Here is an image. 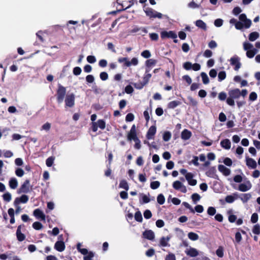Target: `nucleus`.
Listing matches in <instances>:
<instances>
[{"label": "nucleus", "mask_w": 260, "mask_h": 260, "mask_svg": "<svg viewBox=\"0 0 260 260\" xmlns=\"http://www.w3.org/2000/svg\"><path fill=\"white\" fill-rule=\"evenodd\" d=\"M135 219L139 222H141L143 220V217L140 211L136 212L135 214Z\"/></svg>", "instance_id": "obj_40"}, {"label": "nucleus", "mask_w": 260, "mask_h": 260, "mask_svg": "<svg viewBox=\"0 0 260 260\" xmlns=\"http://www.w3.org/2000/svg\"><path fill=\"white\" fill-rule=\"evenodd\" d=\"M226 77V73L225 71H220L218 74V78L219 80L222 81Z\"/></svg>", "instance_id": "obj_48"}, {"label": "nucleus", "mask_w": 260, "mask_h": 260, "mask_svg": "<svg viewBox=\"0 0 260 260\" xmlns=\"http://www.w3.org/2000/svg\"><path fill=\"white\" fill-rule=\"evenodd\" d=\"M243 48L245 50L247 51V50H251L254 48L251 43L245 42L243 43Z\"/></svg>", "instance_id": "obj_37"}, {"label": "nucleus", "mask_w": 260, "mask_h": 260, "mask_svg": "<svg viewBox=\"0 0 260 260\" xmlns=\"http://www.w3.org/2000/svg\"><path fill=\"white\" fill-rule=\"evenodd\" d=\"M230 63L234 66V70L238 71L241 67V64L240 62V58L238 56H234L231 58Z\"/></svg>", "instance_id": "obj_10"}, {"label": "nucleus", "mask_w": 260, "mask_h": 260, "mask_svg": "<svg viewBox=\"0 0 260 260\" xmlns=\"http://www.w3.org/2000/svg\"><path fill=\"white\" fill-rule=\"evenodd\" d=\"M160 37L162 39L172 38L173 39V42L175 43H178V40L177 39V35L176 33L173 30L162 31L160 32Z\"/></svg>", "instance_id": "obj_2"}, {"label": "nucleus", "mask_w": 260, "mask_h": 260, "mask_svg": "<svg viewBox=\"0 0 260 260\" xmlns=\"http://www.w3.org/2000/svg\"><path fill=\"white\" fill-rule=\"evenodd\" d=\"M220 145L225 149H229L231 148V143L229 139H225L221 141Z\"/></svg>", "instance_id": "obj_28"}, {"label": "nucleus", "mask_w": 260, "mask_h": 260, "mask_svg": "<svg viewBox=\"0 0 260 260\" xmlns=\"http://www.w3.org/2000/svg\"><path fill=\"white\" fill-rule=\"evenodd\" d=\"M248 93L246 89L240 90L238 88L230 89L228 92L229 97L226 99V103L230 106H234L235 100H238L241 96L245 98Z\"/></svg>", "instance_id": "obj_1"}, {"label": "nucleus", "mask_w": 260, "mask_h": 260, "mask_svg": "<svg viewBox=\"0 0 260 260\" xmlns=\"http://www.w3.org/2000/svg\"><path fill=\"white\" fill-rule=\"evenodd\" d=\"M87 61L90 63H93L96 61V58L94 56L89 55L87 57Z\"/></svg>", "instance_id": "obj_56"}, {"label": "nucleus", "mask_w": 260, "mask_h": 260, "mask_svg": "<svg viewBox=\"0 0 260 260\" xmlns=\"http://www.w3.org/2000/svg\"><path fill=\"white\" fill-rule=\"evenodd\" d=\"M183 67L186 70H189L191 69L192 63L190 62L187 61L183 63Z\"/></svg>", "instance_id": "obj_54"}, {"label": "nucleus", "mask_w": 260, "mask_h": 260, "mask_svg": "<svg viewBox=\"0 0 260 260\" xmlns=\"http://www.w3.org/2000/svg\"><path fill=\"white\" fill-rule=\"evenodd\" d=\"M191 199L192 200V201L193 202L194 204H196V203L198 201H199L201 199L200 196L197 193H193L191 195Z\"/></svg>", "instance_id": "obj_38"}, {"label": "nucleus", "mask_w": 260, "mask_h": 260, "mask_svg": "<svg viewBox=\"0 0 260 260\" xmlns=\"http://www.w3.org/2000/svg\"><path fill=\"white\" fill-rule=\"evenodd\" d=\"M156 132V128L155 126H151L149 128L147 134V138L148 139H152L153 138V136L155 134Z\"/></svg>", "instance_id": "obj_21"}, {"label": "nucleus", "mask_w": 260, "mask_h": 260, "mask_svg": "<svg viewBox=\"0 0 260 260\" xmlns=\"http://www.w3.org/2000/svg\"><path fill=\"white\" fill-rule=\"evenodd\" d=\"M51 124L49 122H46L41 127V131L48 132L51 128Z\"/></svg>", "instance_id": "obj_36"}, {"label": "nucleus", "mask_w": 260, "mask_h": 260, "mask_svg": "<svg viewBox=\"0 0 260 260\" xmlns=\"http://www.w3.org/2000/svg\"><path fill=\"white\" fill-rule=\"evenodd\" d=\"M218 169L223 175L228 176L231 174V170L230 169L226 168L224 165H219L218 166Z\"/></svg>", "instance_id": "obj_15"}, {"label": "nucleus", "mask_w": 260, "mask_h": 260, "mask_svg": "<svg viewBox=\"0 0 260 260\" xmlns=\"http://www.w3.org/2000/svg\"><path fill=\"white\" fill-rule=\"evenodd\" d=\"M100 78L102 80L105 81L106 80L108 79V75L107 73L105 72H103L101 73L100 75Z\"/></svg>", "instance_id": "obj_59"}, {"label": "nucleus", "mask_w": 260, "mask_h": 260, "mask_svg": "<svg viewBox=\"0 0 260 260\" xmlns=\"http://www.w3.org/2000/svg\"><path fill=\"white\" fill-rule=\"evenodd\" d=\"M235 26L237 29L241 30L244 27V25L243 23L241 21H238L235 24Z\"/></svg>", "instance_id": "obj_63"}, {"label": "nucleus", "mask_w": 260, "mask_h": 260, "mask_svg": "<svg viewBox=\"0 0 260 260\" xmlns=\"http://www.w3.org/2000/svg\"><path fill=\"white\" fill-rule=\"evenodd\" d=\"M172 186L175 189L179 190L182 193H186L187 191L186 187L180 181H174Z\"/></svg>", "instance_id": "obj_5"}, {"label": "nucleus", "mask_w": 260, "mask_h": 260, "mask_svg": "<svg viewBox=\"0 0 260 260\" xmlns=\"http://www.w3.org/2000/svg\"><path fill=\"white\" fill-rule=\"evenodd\" d=\"M171 138V134L169 132H166L163 135V140L167 142L170 140Z\"/></svg>", "instance_id": "obj_42"}, {"label": "nucleus", "mask_w": 260, "mask_h": 260, "mask_svg": "<svg viewBox=\"0 0 260 260\" xmlns=\"http://www.w3.org/2000/svg\"><path fill=\"white\" fill-rule=\"evenodd\" d=\"M119 187L123 188L126 190H128L129 188L127 182L124 180H122L120 181L119 184Z\"/></svg>", "instance_id": "obj_34"}, {"label": "nucleus", "mask_w": 260, "mask_h": 260, "mask_svg": "<svg viewBox=\"0 0 260 260\" xmlns=\"http://www.w3.org/2000/svg\"><path fill=\"white\" fill-rule=\"evenodd\" d=\"M193 175L191 173H189L186 175V180L187 181L189 185L195 186L197 183V181L193 179Z\"/></svg>", "instance_id": "obj_13"}, {"label": "nucleus", "mask_w": 260, "mask_h": 260, "mask_svg": "<svg viewBox=\"0 0 260 260\" xmlns=\"http://www.w3.org/2000/svg\"><path fill=\"white\" fill-rule=\"evenodd\" d=\"M171 238V236L161 237L159 240V245L162 247L169 246V242Z\"/></svg>", "instance_id": "obj_16"}, {"label": "nucleus", "mask_w": 260, "mask_h": 260, "mask_svg": "<svg viewBox=\"0 0 260 260\" xmlns=\"http://www.w3.org/2000/svg\"><path fill=\"white\" fill-rule=\"evenodd\" d=\"M226 94L224 92H221L218 94V98L219 100L220 101H224L225 100H226Z\"/></svg>", "instance_id": "obj_51"}, {"label": "nucleus", "mask_w": 260, "mask_h": 260, "mask_svg": "<svg viewBox=\"0 0 260 260\" xmlns=\"http://www.w3.org/2000/svg\"><path fill=\"white\" fill-rule=\"evenodd\" d=\"M66 93V88L59 85L57 91V100L58 103H61L63 102Z\"/></svg>", "instance_id": "obj_4"}, {"label": "nucleus", "mask_w": 260, "mask_h": 260, "mask_svg": "<svg viewBox=\"0 0 260 260\" xmlns=\"http://www.w3.org/2000/svg\"><path fill=\"white\" fill-rule=\"evenodd\" d=\"M141 196L142 197V203H148L150 202V199L148 196L143 194H142Z\"/></svg>", "instance_id": "obj_60"}, {"label": "nucleus", "mask_w": 260, "mask_h": 260, "mask_svg": "<svg viewBox=\"0 0 260 260\" xmlns=\"http://www.w3.org/2000/svg\"><path fill=\"white\" fill-rule=\"evenodd\" d=\"M21 227H22L21 225H19L17 228V230L16 231L17 238L18 240L19 241H22L25 238V235L23 234H22L21 232Z\"/></svg>", "instance_id": "obj_23"}, {"label": "nucleus", "mask_w": 260, "mask_h": 260, "mask_svg": "<svg viewBox=\"0 0 260 260\" xmlns=\"http://www.w3.org/2000/svg\"><path fill=\"white\" fill-rule=\"evenodd\" d=\"M28 200V197L26 195H22L20 198H17L15 199L14 205V206H17V205H19L20 203H26L27 202Z\"/></svg>", "instance_id": "obj_12"}, {"label": "nucleus", "mask_w": 260, "mask_h": 260, "mask_svg": "<svg viewBox=\"0 0 260 260\" xmlns=\"http://www.w3.org/2000/svg\"><path fill=\"white\" fill-rule=\"evenodd\" d=\"M30 190V182L28 180H26L19 189V193H27Z\"/></svg>", "instance_id": "obj_9"}, {"label": "nucleus", "mask_w": 260, "mask_h": 260, "mask_svg": "<svg viewBox=\"0 0 260 260\" xmlns=\"http://www.w3.org/2000/svg\"><path fill=\"white\" fill-rule=\"evenodd\" d=\"M159 185L160 183L159 181H153L150 184V187L153 189H157V188L159 187Z\"/></svg>", "instance_id": "obj_47"}, {"label": "nucleus", "mask_w": 260, "mask_h": 260, "mask_svg": "<svg viewBox=\"0 0 260 260\" xmlns=\"http://www.w3.org/2000/svg\"><path fill=\"white\" fill-rule=\"evenodd\" d=\"M216 254L219 257H222L223 256V250L221 247H219L216 251Z\"/></svg>", "instance_id": "obj_57"}, {"label": "nucleus", "mask_w": 260, "mask_h": 260, "mask_svg": "<svg viewBox=\"0 0 260 260\" xmlns=\"http://www.w3.org/2000/svg\"><path fill=\"white\" fill-rule=\"evenodd\" d=\"M185 253L187 255L191 257H195L199 254L198 251L196 248L191 247L186 249Z\"/></svg>", "instance_id": "obj_17"}, {"label": "nucleus", "mask_w": 260, "mask_h": 260, "mask_svg": "<svg viewBox=\"0 0 260 260\" xmlns=\"http://www.w3.org/2000/svg\"><path fill=\"white\" fill-rule=\"evenodd\" d=\"M66 106L72 107L75 104V95L73 93H68L65 98Z\"/></svg>", "instance_id": "obj_6"}, {"label": "nucleus", "mask_w": 260, "mask_h": 260, "mask_svg": "<svg viewBox=\"0 0 260 260\" xmlns=\"http://www.w3.org/2000/svg\"><path fill=\"white\" fill-rule=\"evenodd\" d=\"M188 238L192 241H196L198 240L199 236V235L193 232H189L188 234Z\"/></svg>", "instance_id": "obj_33"}, {"label": "nucleus", "mask_w": 260, "mask_h": 260, "mask_svg": "<svg viewBox=\"0 0 260 260\" xmlns=\"http://www.w3.org/2000/svg\"><path fill=\"white\" fill-rule=\"evenodd\" d=\"M34 215L38 219H41L42 220H45V215L39 209H37L34 211Z\"/></svg>", "instance_id": "obj_20"}, {"label": "nucleus", "mask_w": 260, "mask_h": 260, "mask_svg": "<svg viewBox=\"0 0 260 260\" xmlns=\"http://www.w3.org/2000/svg\"><path fill=\"white\" fill-rule=\"evenodd\" d=\"M18 181L16 178L13 177L10 178L9 181V185L11 189H15L18 186Z\"/></svg>", "instance_id": "obj_25"}, {"label": "nucleus", "mask_w": 260, "mask_h": 260, "mask_svg": "<svg viewBox=\"0 0 260 260\" xmlns=\"http://www.w3.org/2000/svg\"><path fill=\"white\" fill-rule=\"evenodd\" d=\"M181 104V103L178 101H173L170 102L168 105L169 109H174Z\"/></svg>", "instance_id": "obj_32"}, {"label": "nucleus", "mask_w": 260, "mask_h": 260, "mask_svg": "<svg viewBox=\"0 0 260 260\" xmlns=\"http://www.w3.org/2000/svg\"><path fill=\"white\" fill-rule=\"evenodd\" d=\"M165 260H176V256L173 253H169L166 256Z\"/></svg>", "instance_id": "obj_64"}, {"label": "nucleus", "mask_w": 260, "mask_h": 260, "mask_svg": "<svg viewBox=\"0 0 260 260\" xmlns=\"http://www.w3.org/2000/svg\"><path fill=\"white\" fill-rule=\"evenodd\" d=\"M157 201L160 205H162L164 204L165 201L164 196L162 194H159L157 198Z\"/></svg>", "instance_id": "obj_43"}, {"label": "nucleus", "mask_w": 260, "mask_h": 260, "mask_svg": "<svg viewBox=\"0 0 260 260\" xmlns=\"http://www.w3.org/2000/svg\"><path fill=\"white\" fill-rule=\"evenodd\" d=\"M149 37L152 41H156L158 40V35L156 33L149 34Z\"/></svg>", "instance_id": "obj_53"}, {"label": "nucleus", "mask_w": 260, "mask_h": 260, "mask_svg": "<svg viewBox=\"0 0 260 260\" xmlns=\"http://www.w3.org/2000/svg\"><path fill=\"white\" fill-rule=\"evenodd\" d=\"M138 63V60L137 58L134 57L132 59L131 61L128 60L125 63L126 67H130L131 65L136 66Z\"/></svg>", "instance_id": "obj_31"}, {"label": "nucleus", "mask_w": 260, "mask_h": 260, "mask_svg": "<svg viewBox=\"0 0 260 260\" xmlns=\"http://www.w3.org/2000/svg\"><path fill=\"white\" fill-rule=\"evenodd\" d=\"M146 82H135L134 86L137 89H141L145 85Z\"/></svg>", "instance_id": "obj_58"}, {"label": "nucleus", "mask_w": 260, "mask_h": 260, "mask_svg": "<svg viewBox=\"0 0 260 260\" xmlns=\"http://www.w3.org/2000/svg\"><path fill=\"white\" fill-rule=\"evenodd\" d=\"M3 198L5 201L9 202L12 199L11 194L8 192H7L3 195Z\"/></svg>", "instance_id": "obj_35"}, {"label": "nucleus", "mask_w": 260, "mask_h": 260, "mask_svg": "<svg viewBox=\"0 0 260 260\" xmlns=\"http://www.w3.org/2000/svg\"><path fill=\"white\" fill-rule=\"evenodd\" d=\"M257 52V50L255 48H253L251 50H247L246 52V56L249 58H253L255 54Z\"/></svg>", "instance_id": "obj_30"}, {"label": "nucleus", "mask_w": 260, "mask_h": 260, "mask_svg": "<svg viewBox=\"0 0 260 260\" xmlns=\"http://www.w3.org/2000/svg\"><path fill=\"white\" fill-rule=\"evenodd\" d=\"M98 127L102 129H104L106 127L105 122L103 120L100 119L99 120L96 122H92L91 127L93 132H96Z\"/></svg>", "instance_id": "obj_7"}, {"label": "nucleus", "mask_w": 260, "mask_h": 260, "mask_svg": "<svg viewBox=\"0 0 260 260\" xmlns=\"http://www.w3.org/2000/svg\"><path fill=\"white\" fill-rule=\"evenodd\" d=\"M54 248L59 252L63 251L65 249V245L63 241H57L54 245Z\"/></svg>", "instance_id": "obj_19"}, {"label": "nucleus", "mask_w": 260, "mask_h": 260, "mask_svg": "<svg viewBox=\"0 0 260 260\" xmlns=\"http://www.w3.org/2000/svg\"><path fill=\"white\" fill-rule=\"evenodd\" d=\"M32 227L36 230H39L43 228V225L40 222L36 221L32 224Z\"/></svg>", "instance_id": "obj_44"}, {"label": "nucleus", "mask_w": 260, "mask_h": 260, "mask_svg": "<svg viewBox=\"0 0 260 260\" xmlns=\"http://www.w3.org/2000/svg\"><path fill=\"white\" fill-rule=\"evenodd\" d=\"M252 232L256 235H258L260 234V225L258 224H255L254 225L253 229H252Z\"/></svg>", "instance_id": "obj_45"}, {"label": "nucleus", "mask_w": 260, "mask_h": 260, "mask_svg": "<svg viewBox=\"0 0 260 260\" xmlns=\"http://www.w3.org/2000/svg\"><path fill=\"white\" fill-rule=\"evenodd\" d=\"M127 139L129 141H131V140L134 141L136 139H138V137H137V134H136V126L135 125H133L132 126V127H131V129L127 135Z\"/></svg>", "instance_id": "obj_11"}, {"label": "nucleus", "mask_w": 260, "mask_h": 260, "mask_svg": "<svg viewBox=\"0 0 260 260\" xmlns=\"http://www.w3.org/2000/svg\"><path fill=\"white\" fill-rule=\"evenodd\" d=\"M15 174L17 176L21 177L24 175V172L22 169L18 168L15 170Z\"/></svg>", "instance_id": "obj_39"}, {"label": "nucleus", "mask_w": 260, "mask_h": 260, "mask_svg": "<svg viewBox=\"0 0 260 260\" xmlns=\"http://www.w3.org/2000/svg\"><path fill=\"white\" fill-rule=\"evenodd\" d=\"M143 236L144 238L149 240H153L154 239L155 235L151 230H146L143 233Z\"/></svg>", "instance_id": "obj_14"}, {"label": "nucleus", "mask_w": 260, "mask_h": 260, "mask_svg": "<svg viewBox=\"0 0 260 260\" xmlns=\"http://www.w3.org/2000/svg\"><path fill=\"white\" fill-rule=\"evenodd\" d=\"M196 25L204 30H207L206 24L202 20H198L195 22Z\"/></svg>", "instance_id": "obj_27"}, {"label": "nucleus", "mask_w": 260, "mask_h": 260, "mask_svg": "<svg viewBox=\"0 0 260 260\" xmlns=\"http://www.w3.org/2000/svg\"><path fill=\"white\" fill-rule=\"evenodd\" d=\"M257 94L255 92H252L249 94V99L251 101H254L257 99Z\"/></svg>", "instance_id": "obj_55"}, {"label": "nucleus", "mask_w": 260, "mask_h": 260, "mask_svg": "<svg viewBox=\"0 0 260 260\" xmlns=\"http://www.w3.org/2000/svg\"><path fill=\"white\" fill-rule=\"evenodd\" d=\"M141 55L145 58H148L151 56V53L149 50H146L141 53Z\"/></svg>", "instance_id": "obj_52"}, {"label": "nucleus", "mask_w": 260, "mask_h": 260, "mask_svg": "<svg viewBox=\"0 0 260 260\" xmlns=\"http://www.w3.org/2000/svg\"><path fill=\"white\" fill-rule=\"evenodd\" d=\"M251 198V194L250 193H242L239 194L238 198H239L243 203H246Z\"/></svg>", "instance_id": "obj_24"}, {"label": "nucleus", "mask_w": 260, "mask_h": 260, "mask_svg": "<svg viewBox=\"0 0 260 260\" xmlns=\"http://www.w3.org/2000/svg\"><path fill=\"white\" fill-rule=\"evenodd\" d=\"M244 27L246 28H248L251 25V21L249 19H246L243 22Z\"/></svg>", "instance_id": "obj_50"}, {"label": "nucleus", "mask_w": 260, "mask_h": 260, "mask_svg": "<svg viewBox=\"0 0 260 260\" xmlns=\"http://www.w3.org/2000/svg\"><path fill=\"white\" fill-rule=\"evenodd\" d=\"M259 36V35L258 32L254 31V32H251L249 35L248 39H249V41L253 42V41H255L257 39H258Z\"/></svg>", "instance_id": "obj_29"}, {"label": "nucleus", "mask_w": 260, "mask_h": 260, "mask_svg": "<svg viewBox=\"0 0 260 260\" xmlns=\"http://www.w3.org/2000/svg\"><path fill=\"white\" fill-rule=\"evenodd\" d=\"M144 11L146 13V15L147 16L149 17L150 18H162V14L160 13L157 12V11H155L153 9L151 8H146L144 10Z\"/></svg>", "instance_id": "obj_3"}, {"label": "nucleus", "mask_w": 260, "mask_h": 260, "mask_svg": "<svg viewBox=\"0 0 260 260\" xmlns=\"http://www.w3.org/2000/svg\"><path fill=\"white\" fill-rule=\"evenodd\" d=\"M216 210L213 207H209L207 209V213L210 216H213L215 214Z\"/></svg>", "instance_id": "obj_41"}, {"label": "nucleus", "mask_w": 260, "mask_h": 260, "mask_svg": "<svg viewBox=\"0 0 260 260\" xmlns=\"http://www.w3.org/2000/svg\"><path fill=\"white\" fill-rule=\"evenodd\" d=\"M93 256L94 253L91 251H89L87 254L84 256V260H92Z\"/></svg>", "instance_id": "obj_49"}, {"label": "nucleus", "mask_w": 260, "mask_h": 260, "mask_svg": "<svg viewBox=\"0 0 260 260\" xmlns=\"http://www.w3.org/2000/svg\"><path fill=\"white\" fill-rule=\"evenodd\" d=\"M239 194L237 192L234 193L232 195L227 196L225 198V201L228 203H232L235 200L238 199Z\"/></svg>", "instance_id": "obj_18"}, {"label": "nucleus", "mask_w": 260, "mask_h": 260, "mask_svg": "<svg viewBox=\"0 0 260 260\" xmlns=\"http://www.w3.org/2000/svg\"><path fill=\"white\" fill-rule=\"evenodd\" d=\"M252 184L251 182L249 181H247L239 184L238 190L242 192H246L250 190Z\"/></svg>", "instance_id": "obj_8"}, {"label": "nucleus", "mask_w": 260, "mask_h": 260, "mask_svg": "<svg viewBox=\"0 0 260 260\" xmlns=\"http://www.w3.org/2000/svg\"><path fill=\"white\" fill-rule=\"evenodd\" d=\"M242 236L240 232H237L235 234V241L237 243H239L242 240Z\"/></svg>", "instance_id": "obj_62"}, {"label": "nucleus", "mask_w": 260, "mask_h": 260, "mask_svg": "<svg viewBox=\"0 0 260 260\" xmlns=\"http://www.w3.org/2000/svg\"><path fill=\"white\" fill-rule=\"evenodd\" d=\"M214 24L216 27H220L223 24V20L221 19H217L214 21Z\"/></svg>", "instance_id": "obj_61"}, {"label": "nucleus", "mask_w": 260, "mask_h": 260, "mask_svg": "<svg viewBox=\"0 0 260 260\" xmlns=\"http://www.w3.org/2000/svg\"><path fill=\"white\" fill-rule=\"evenodd\" d=\"M191 136V133L185 129H184L181 133V138L184 140H188Z\"/></svg>", "instance_id": "obj_26"}, {"label": "nucleus", "mask_w": 260, "mask_h": 260, "mask_svg": "<svg viewBox=\"0 0 260 260\" xmlns=\"http://www.w3.org/2000/svg\"><path fill=\"white\" fill-rule=\"evenodd\" d=\"M54 158L53 157H48L47 159H46V165L50 167L51 166H52V165H53V162H54Z\"/></svg>", "instance_id": "obj_46"}, {"label": "nucleus", "mask_w": 260, "mask_h": 260, "mask_svg": "<svg viewBox=\"0 0 260 260\" xmlns=\"http://www.w3.org/2000/svg\"><path fill=\"white\" fill-rule=\"evenodd\" d=\"M246 165L251 169H255L257 166L256 161L251 158H246Z\"/></svg>", "instance_id": "obj_22"}]
</instances>
